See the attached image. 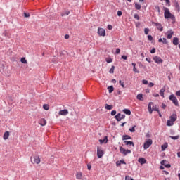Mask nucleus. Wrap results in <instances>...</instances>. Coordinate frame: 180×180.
Masks as SVG:
<instances>
[{
  "label": "nucleus",
  "instance_id": "f257e3e1",
  "mask_svg": "<svg viewBox=\"0 0 180 180\" xmlns=\"http://www.w3.org/2000/svg\"><path fill=\"white\" fill-rule=\"evenodd\" d=\"M164 16L165 19H171L172 20H175V15H174L171 12L169 11V9H168L167 7L164 8Z\"/></svg>",
  "mask_w": 180,
  "mask_h": 180
},
{
  "label": "nucleus",
  "instance_id": "f03ea898",
  "mask_svg": "<svg viewBox=\"0 0 180 180\" xmlns=\"http://www.w3.org/2000/svg\"><path fill=\"white\" fill-rule=\"evenodd\" d=\"M169 101H172V103L175 105V106H179V103H178V98L175 96V95L172 94L169 97Z\"/></svg>",
  "mask_w": 180,
  "mask_h": 180
},
{
  "label": "nucleus",
  "instance_id": "7ed1b4c3",
  "mask_svg": "<svg viewBox=\"0 0 180 180\" xmlns=\"http://www.w3.org/2000/svg\"><path fill=\"white\" fill-rule=\"evenodd\" d=\"M32 164H40V157L35 155L30 158Z\"/></svg>",
  "mask_w": 180,
  "mask_h": 180
},
{
  "label": "nucleus",
  "instance_id": "20e7f679",
  "mask_svg": "<svg viewBox=\"0 0 180 180\" xmlns=\"http://www.w3.org/2000/svg\"><path fill=\"white\" fill-rule=\"evenodd\" d=\"M120 153L124 155H127V154H131V150L129 149H124L122 146L120 147Z\"/></svg>",
  "mask_w": 180,
  "mask_h": 180
},
{
  "label": "nucleus",
  "instance_id": "39448f33",
  "mask_svg": "<svg viewBox=\"0 0 180 180\" xmlns=\"http://www.w3.org/2000/svg\"><path fill=\"white\" fill-rule=\"evenodd\" d=\"M153 144V140L151 139H148L143 144L144 150H147L149 148L150 146Z\"/></svg>",
  "mask_w": 180,
  "mask_h": 180
},
{
  "label": "nucleus",
  "instance_id": "423d86ee",
  "mask_svg": "<svg viewBox=\"0 0 180 180\" xmlns=\"http://www.w3.org/2000/svg\"><path fill=\"white\" fill-rule=\"evenodd\" d=\"M152 25L156 26L158 30H160V32H162V30H164V27H162V25H161V23L152 22Z\"/></svg>",
  "mask_w": 180,
  "mask_h": 180
},
{
  "label": "nucleus",
  "instance_id": "0eeeda50",
  "mask_svg": "<svg viewBox=\"0 0 180 180\" xmlns=\"http://www.w3.org/2000/svg\"><path fill=\"white\" fill-rule=\"evenodd\" d=\"M105 154V152L102 150L99 147L97 148V157L98 158H102L103 157V155Z\"/></svg>",
  "mask_w": 180,
  "mask_h": 180
},
{
  "label": "nucleus",
  "instance_id": "6e6552de",
  "mask_svg": "<svg viewBox=\"0 0 180 180\" xmlns=\"http://www.w3.org/2000/svg\"><path fill=\"white\" fill-rule=\"evenodd\" d=\"M98 33L100 36H103V37L106 36V30H105V29L103 28L98 27Z\"/></svg>",
  "mask_w": 180,
  "mask_h": 180
},
{
  "label": "nucleus",
  "instance_id": "1a4fd4ad",
  "mask_svg": "<svg viewBox=\"0 0 180 180\" xmlns=\"http://www.w3.org/2000/svg\"><path fill=\"white\" fill-rule=\"evenodd\" d=\"M153 60L156 64H162V63L164 61L161 58L158 56L153 57Z\"/></svg>",
  "mask_w": 180,
  "mask_h": 180
},
{
  "label": "nucleus",
  "instance_id": "9d476101",
  "mask_svg": "<svg viewBox=\"0 0 180 180\" xmlns=\"http://www.w3.org/2000/svg\"><path fill=\"white\" fill-rule=\"evenodd\" d=\"M166 34L167 39H172V36H174V32L172 31V30H169L167 32Z\"/></svg>",
  "mask_w": 180,
  "mask_h": 180
},
{
  "label": "nucleus",
  "instance_id": "9b49d317",
  "mask_svg": "<svg viewBox=\"0 0 180 180\" xmlns=\"http://www.w3.org/2000/svg\"><path fill=\"white\" fill-rule=\"evenodd\" d=\"M68 114V110L65 109V110H61L59 111V115H61L62 116H67Z\"/></svg>",
  "mask_w": 180,
  "mask_h": 180
},
{
  "label": "nucleus",
  "instance_id": "f8f14e48",
  "mask_svg": "<svg viewBox=\"0 0 180 180\" xmlns=\"http://www.w3.org/2000/svg\"><path fill=\"white\" fill-rule=\"evenodd\" d=\"M170 120H172V122H176V120L178 119V115H176V114H172L170 117H169Z\"/></svg>",
  "mask_w": 180,
  "mask_h": 180
},
{
  "label": "nucleus",
  "instance_id": "ddd939ff",
  "mask_svg": "<svg viewBox=\"0 0 180 180\" xmlns=\"http://www.w3.org/2000/svg\"><path fill=\"white\" fill-rule=\"evenodd\" d=\"M153 105V102H149L148 105V110L149 112V113L151 115V113H153V108H151Z\"/></svg>",
  "mask_w": 180,
  "mask_h": 180
},
{
  "label": "nucleus",
  "instance_id": "4468645a",
  "mask_svg": "<svg viewBox=\"0 0 180 180\" xmlns=\"http://www.w3.org/2000/svg\"><path fill=\"white\" fill-rule=\"evenodd\" d=\"M122 114L120 112L117 113L114 117L116 119L117 122H120L122 120Z\"/></svg>",
  "mask_w": 180,
  "mask_h": 180
},
{
  "label": "nucleus",
  "instance_id": "2eb2a0df",
  "mask_svg": "<svg viewBox=\"0 0 180 180\" xmlns=\"http://www.w3.org/2000/svg\"><path fill=\"white\" fill-rule=\"evenodd\" d=\"M122 164L126 165V162L124 160H117L116 162V165L117 167H120V165H122Z\"/></svg>",
  "mask_w": 180,
  "mask_h": 180
},
{
  "label": "nucleus",
  "instance_id": "dca6fc26",
  "mask_svg": "<svg viewBox=\"0 0 180 180\" xmlns=\"http://www.w3.org/2000/svg\"><path fill=\"white\" fill-rule=\"evenodd\" d=\"M138 162H140L141 165H143V164H146L147 162V160L144 158H140L138 160Z\"/></svg>",
  "mask_w": 180,
  "mask_h": 180
},
{
  "label": "nucleus",
  "instance_id": "f3484780",
  "mask_svg": "<svg viewBox=\"0 0 180 180\" xmlns=\"http://www.w3.org/2000/svg\"><path fill=\"white\" fill-rule=\"evenodd\" d=\"M39 124L41 126H46L47 124V121L44 118H42L39 120Z\"/></svg>",
  "mask_w": 180,
  "mask_h": 180
},
{
  "label": "nucleus",
  "instance_id": "a211bd4d",
  "mask_svg": "<svg viewBox=\"0 0 180 180\" xmlns=\"http://www.w3.org/2000/svg\"><path fill=\"white\" fill-rule=\"evenodd\" d=\"M108 141H109V140L108 139V136H105L103 139H100L99 140V142L101 143V144H103V143L105 144H106V143H108Z\"/></svg>",
  "mask_w": 180,
  "mask_h": 180
},
{
  "label": "nucleus",
  "instance_id": "6ab92c4d",
  "mask_svg": "<svg viewBox=\"0 0 180 180\" xmlns=\"http://www.w3.org/2000/svg\"><path fill=\"white\" fill-rule=\"evenodd\" d=\"M124 143L125 146H132V147H134V143L133 141H124Z\"/></svg>",
  "mask_w": 180,
  "mask_h": 180
},
{
  "label": "nucleus",
  "instance_id": "aec40b11",
  "mask_svg": "<svg viewBox=\"0 0 180 180\" xmlns=\"http://www.w3.org/2000/svg\"><path fill=\"white\" fill-rule=\"evenodd\" d=\"M173 44L174 46H178V44H179V39H178V37H174L173 39Z\"/></svg>",
  "mask_w": 180,
  "mask_h": 180
},
{
  "label": "nucleus",
  "instance_id": "412c9836",
  "mask_svg": "<svg viewBox=\"0 0 180 180\" xmlns=\"http://www.w3.org/2000/svg\"><path fill=\"white\" fill-rule=\"evenodd\" d=\"M122 112H124V113L125 114V115H128V116H130V115H131V111H130V110L129 109H124L123 110H122Z\"/></svg>",
  "mask_w": 180,
  "mask_h": 180
},
{
  "label": "nucleus",
  "instance_id": "4be33fe9",
  "mask_svg": "<svg viewBox=\"0 0 180 180\" xmlns=\"http://www.w3.org/2000/svg\"><path fill=\"white\" fill-rule=\"evenodd\" d=\"M105 109H106L107 110H112V109H113V105L105 104Z\"/></svg>",
  "mask_w": 180,
  "mask_h": 180
},
{
  "label": "nucleus",
  "instance_id": "5701e85b",
  "mask_svg": "<svg viewBox=\"0 0 180 180\" xmlns=\"http://www.w3.org/2000/svg\"><path fill=\"white\" fill-rule=\"evenodd\" d=\"M162 151H165L166 148H168V143H165L161 146Z\"/></svg>",
  "mask_w": 180,
  "mask_h": 180
},
{
  "label": "nucleus",
  "instance_id": "b1692460",
  "mask_svg": "<svg viewBox=\"0 0 180 180\" xmlns=\"http://www.w3.org/2000/svg\"><path fill=\"white\" fill-rule=\"evenodd\" d=\"M8 138H9V131H6L4 134L3 139H4V140H8Z\"/></svg>",
  "mask_w": 180,
  "mask_h": 180
},
{
  "label": "nucleus",
  "instance_id": "393cba45",
  "mask_svg": "<svg viewBox=\"0 0 180 180\" xmlns=\"http://www.w3.org/2000/svg\"><path fill=\"white\" fill-rule=\"evenodd\" d=\"M136 98L138 99V101H144V98L143 97V94H139L136 96Z\"/></svg>",
  "mask_w": 180,
  "mask_h": 180
},
{
  "label": "nucleus",
  "instance_id": "a878e982",
  "mask_svg": "<svg viewBox=\"0 0 180 180\" xmlns=\"http://www.w3.org/2000/svg\"><path fill=\"white\" fill-rule=\"evenodd\" d=\"M152 110H153L155 112H158L160 110V108L157 105H152Z\"/></svg>",
  "mask_w": 180,
  "mask_h": 180
},
{
  "label": "nucleus",
  "instance_id": "bb28decb",
  "mask_svg": "<svg viewBox=\"0 0 180 180\" xmlns=\"http://www.w3.org/2000/svg\"><path fill=\"white\" fill-rule=\"evenodd\" d=\"M164 92H165V87H163L160 90V95L162 98H164Z\"/></svg>",
  "mask_w": 180,
  "mask_h": 180
},
{
  "label": "nucleus",
  "instance_id": "cd10ccee",
  "mask_svg": "<svg viewBox=\"0 0 180 180\" xmlns=\"http://www.w3.org/2000/svg\"><path fill=\"white\" fill-rule=\"evenodd\" d=\"M76 178H77V179H79V180L82 179V173H81V172L77 173Z\"/></svg>",
  "mask_w": 180,
  "mask_h": 180
},
{
  "label": "nucleus",
  "instance_id": "c85d7f7f",
  "mask_svg": "<svg viewBox=\"0 0 180 180\" xmlns=\"http://www.w3.org/2000/svg\"><path fill=\"white\" fill-rule=\"evenodd\" d=\"M167 126H174V121H172V120H168L167 121Z\"/></svg>",
  "mask_w": 180,
  "mask_h": 180
},
{
  "label": "nucleus",
  "instance_id": "c756f323",
  "mask_svg": "<svg viewBox=\"0 0 180 180\" xmlns=\"http://www.w3.org/2000/svg\"><path fill=\"white\" fill-rule=\"evenodd\" d=\"M122 140H131V136L129 135H124L122 136Z\"/></svg>",
  "mask_w": 180,
  "mask_h": 180
},
{
  "label": "nucleus",
  "instance_id": "7c9ffc66",
  "mask_svg": "<svg viewBox=\"0 0 180 180\" xmlns=\"http://www.w3.org/2000/svg\"><path fill=\"white\" fill-rule=\"evenodd\" d=\"M108 90L109 94H112V92H113V91L115 90V88L113 87V86H109L108 87Z\"/></svg>",
  "mask_w": 180,
  "mask_h": 180
},
{
  "label": "nucleus",
  "instance_id": "2f4dec72",
  "mask_svg": "<svg viewBox=\"0 0 180 180\" xmlns=\"http://www.w3.org/2000/svg\"><path fill=\"white\" fill-rule=\"evenodd\" d=\"M135 8L137 11H140L141 9V5L139 4L137 2L135 3Z\"/></svg>",
  "mask_w": 180,
  "mask_h": 180
},
{
  "label": "nucleus",
  "instance_id": "473e14b6",
  "mask_svg": "<svg viewBox=\"0 0 180 180\" xmlns=\"http://www.w3.org/2000/svg\"><path fill=\"white\" fill-rule=\"evenodd\" d=\"M175 9L177 12H180V6H179V4H178V2H176L175 4Z\"/></svg>",
  "mask_w": 180,
  "mask_h": 180
},
{
  "label": "nucleus",
  "instance_id": "72a5a7b5",
  "mask_svg": "<svg viewBox=\"0 0 180 180\" xmlns=\"http://www.w3.org/2000/svg\"><path fill=\"white\" fill-rule=\"evenodd\" d=\"M70 11H65V13H61V16H68V15H70Z\"/></svg>",
  "mask_w": 180,
  "mask_h": 180
},
{
  "label": "nucleus",
  "instance_id": "f704fd0d",
  "mask_svg": "<svg viewBox=\"0 0 180 180\" xmlns=\"http://www.w3.org/2000/svg\"><path fill=\"white\" fill-rule=\"evenodd\" d=\"M110 74H113L115 72V66L112 65L109 70Z\"/></svg>",
  "mask_w": 180,
  "mask_h": 180
},
{
  "label": "nucleus",
  "instance_id": "c9c22d12",
  "mask_svg": "<svg viewBox=\"0 0 180 180\" xmlns=\"http://www.w3.org/2000/svg\"><path fill=\"white\" fill-rule=\"evenodd\" d=\"M129 131H131V133H134V131H136V125H134L131 128H130Z\"/></svg>",
  "mask_w": 180,
  "mask_h": 180
},
{
  "label": "nucleus",
  "instance_id": "e433bc0d",
  "mask_svg": "<svg viewBox=\"0 0 180 180\" xmlns=\"http://www.w3.org/2000/svg\"><path fill=\"white\" fill-rule=\"evenodd\" d=\"M169 138L172 139V140H178V139H179V135L175 136H170Z\"/></svg>",
  "mask_w": 180,
  "mask_h": 180
},
{
  "label": "nucleus",
  "instance_id": "4c0bfd02",
  "mask_svg": "<svg viewBox=\"0 0 180 180\" xmlns=\"http://www.w3.org/2000/svg\"><path fill=\"white\" fill-rule=\"evenodd\" d=\"M20 61H21V63H22V64H27V60L25 58H22L20 59Z\"/></svg>",
  "mask_w": 180,
  "mask_h": 180
},
{
  "label": "nucleus",
  "instance_id": "58836bf2",
  "mask_svg": "<svg viewBox=\"0 0 180 180\" xmlns=\"http://www.w3.org/2000/svg\"><path fill=\"white\" fill-rule=\"evenodd\" d=\"M106 63H113V59H112L111 58H108L105 59Z\"/></svg>",
  "mask_w": 180,
  "mask_h": 180
},
{
  "label": "nucleus",
  "instance_id": "ea45409f",
  "mask_svg": "<svg viewBox=\"0 0 180 180\" xmlns=\"http://www.w3.org/2000/svg\"><path fill=\"white\" fill-rule=\"evenodd\" d=\"M43 108H44L45 110H49V105H47V104H44Z\"/></svg>",
  "mask_w": 180,
  "mask_h": 180
},
{
  "label": "nucleus",
  "instance_id": "a19ab883",
  "mask_svg": "<svg viewBox=\"0 0 180 180\" xmlns=\"http://www.w3.org/2000/svg\"><path fill=\"white\" fill-rule=\"evenodd\" d=\"M155 9L158 11L159 14L161 13V11L160 10V6H155Z\"/></svg>",
  "mask_w": 180,
  "mask_h": 180
},
{
  "label": "nucleus",
  "instance_id": "79ce46f5",
  "mask_svg": "<svg viewBox=\"0 0 180 180\" xmlns=\"http://www.w3.org/2000/svg\"><path fill=\"white\" fill-rule=\"evenodd\" d=\"M134 19H136V20H140V16H139V14H134Z\"/></svg>",
  "mask_w": 180,
  "mask_h": 180
},
{
  "label": "nucleus",
  "instance_id": "37998d69",
  "mask_svg": "<svg viewBox=\"0 0 180 180\" xmlns=\"http://www.w3.org/2000/svg\"><path fill=\"white\" fill-rule=\"evenodd\" d=\"M119 83L120 84L122 88H126L125 85H124V83L123 82H122V80H120L119 81Z\"/></svg>",
  "mask_w": 180,
  "mask_h": 180
},
{
  "label": "nucleus",
  "instance_id": "c03bdc74",
  "mask_svg": "<svg viewBox=\"0 0 180 180\" xmlns=\"http://www.w3.org/2000/svg\"><path fill=\"white\" fill-rule=\"evenodd\" d=\"M133 71H134V72H136V74H139L140 72L136 67L133 68Z\"/></svg>",
  "mask_w": 180,
  "mask_h": 180
},
{
  "label": "nucleus",
  "instance_id": "a18cd8bd",
  "mask_svg": "<svg viewBox=\"0 0 180 180\" xmlns=\"http://www.w3.org/2000/svg\"><path fill=\"white\" fill-rule=\"evenodd\" d=\"M148 32H150V29H148V28H145L144 29L145 34H148Z\"/></svg>",
  "mask_w": 180,
  "mask_h": 180
},
{
  "label": "nucleus",
  "instance_id": "49530a36",
  "mask_svg": "<svg viewBox=\"0 0 180 180\" xmlns=\"http://www.w3.org/2000/svg\"><path fill=\"white\" fill-rule=\"evenodd\" d=\"M25 18H30V14L29 13H24Z\"/></svg>",
  "mask_w": 180,
  "mask_h": 180
},
{
  "label": "nucleus",
  "instance_id": "de8ad7c7",
  "mask_svg": "<svg viewBox=\"0 0 180 180\" xmlns=\"http://www.w3.org/2000/svg\"><path fill=\"white\" fill-rule=\"evenodd\" d=\"M162 43L163 44H168V41H167L166 38L162 39Z\"/></svg>",
  "mask_w": 180,
  "mask_h": 180
},
{
  "label": "nucleus",
  "instance_id": "09e8293b",
  "mask_svg": "<svg viewBox=\"0 0 180 180\" xmlns=\"http://www.w3.org/2000/svg\"><path fill=\"white\" fill-rule=\"evenodd\" d=\"M150 53L151 54H155V48H153L150 51Z\"/></svg>",
  "mask_w": 180,
  "mask_h": 180
},
{
  "label": "nucleus",
  "instance_id": "8fccbe9b",
  "mask_svg": "<svg viewBox=\"0 0 180 180\" xmlns=\"http://www.w3.org/2000/svg\"><path fill=\"white\" fill-rule=\"evenodd\" d=\"M116 113H117V112H116V110H112V111H111V116H115L116 115Z\"/></svg>",
  "mask_w": 180,
  "mask_h": 180
},
{
  "label": "nucleus",
  "instance_id": "3c124183",
  "mask_svg": "<svg viewBox=\"0 0 180 180\" xmlns=\"http://www.w3.org/2000/svg\"><path fill=\"white\" fill-rule=\"evenodd\" d=\"M142 84H143V85H147V84H148V81L143 79L142 80Z\"/></svg>",
  "mask_w": 180,
  "mask_h": 180
},
{
  "label": "nucleus",
  "instance_id": "603ef678",
  "mask_svg": "<svg viewBox=\"0 0 180 180\" xmlns=\"http://www.w3.org/2000/svg\"><path fill=\"white\" fill-rule=\"evenodd\" d=\"M148 40H149V41H152V40H153V36H151V35H148Z\"/></svg>",
  "mask_w": 180,
  "mask_h": 180
},
{
  "label": "nucleus",
  "instance_id": "864d4df0",
  "mask_svg": "<svg viewBox=\"0 0 180 180\" xmlns=\"http://www.w3.org/2000/svg\"><path fill=\"white\" fill-rule=\"evenodd\" d=\"M115 54H120V49L119 48L116 49Z\"/></svg>",
  "mask_w": 180,
  "mask_h": 180
},
{
  "label": "nucleus",
  "instance_id": "5fc2aeb1",
  "mask_svg": "<svg viewBox=\"0 0 180 180\" xmlns=\"http://www.w3.org/2000/svg\"><path fill=\"white\" fill-rule=\"evenodd\" d=\"M148 86H149V88H153V86H154V83H153V82L148 83Z\"/></svg>",
  "mask_w": 180,
  "mask_h": 180
},
{
  "label": "nucleus",
  "instance_id": "6e6d98bb",
  "mask_svg": "<svg viewBox=\"0 0 180 180\" xmlns=\"http://www.w3.org/2000/svg\"><path fill=\"white\" fill-rule=\"evenodd\" d=\"M164 166L165 167V168H171L170 164H165Z\"/></svg>",
  "mask_w": 180,
  "mask_h": 180
},
{
  "label": "nucleus",
  "instance_id": "4d7b16f0",
  "mask_svg": "<svg viewBox=\"0 0 180 180\" xmlns=\"http://www.w3.org/2000/svg\"><path fill=\"white\" fill-rule=\"evenodd\" d=\"M108 30H112V29H113V26H112V25H108Z\"/></svg>",
  "mask_w": 180,
  "mask_h": 180
},
{
  "label": "nucleus",
  "instance_id": "13d9d810",
  "mask_svg": "<svg viewBox=\"0 0 180 180\" xmlns=\"http://www.w3.org/2000/svg\"><path fill=\"white\" fill-rule=\"evenodd\" d=\"M121 58H122V60H127V56L123 55Z\"/></svg>",
  "mask_w": 180,
  "mask_h": 180
},
{
  "label": "nucleus",
  "instance_id": "bf43d9fd",
  "mask_svg": "<svg viewBox=\"0 0 180 180\" xmlns=\"http://www.w3.org/2000/svg\"><path fill=\"white\" fill-rule=\"evenodd\" d=\"M122 11H117V16H122Z\"/></svg>",
  "mask_w": 180,
  "mask_h": 180
},
{
  "label": "nucleus",
  "instance_id": "052dcab7",
  "mask_svg": "<svg viewBox=\"0 0 180 180\" xmlns=\"http://www.w3.org/2000/svg\"><path fill=\"white\" fill-rule=\"evenodd\" d=\"M91 168H92V165H87V169H89V171H91Z\"/></svg>",
  "mask_w": 180,
  "mask_h": 180
},
{
  "label": "nucleus",
  "instance_id": "680f3d73",
  "mask_svg": "<svg viewBox=\"0 0 180 180\" xmlns=\"http://www.w3.org/2000/svg\"><path fill=\"white\" fill-rule=\"evenodd\" d=\"M153 96H154L155 98H158V96H160V94H153Z\"/></svg>",
  "mask_w": 180,
  "mask_h": 180
},
{
  "label": "nucleus",
  "instance_id": "e2e57ef3",
  "mask_svg": "<svg viewBox=\"0 0 180 180\" xmlns=\"http://www.w3.org/2000/svg\"><path fill=\"white\" fill-rule=\"evenodd\" d=\"M146 61H148V63H151V58H146Z\"/></svg>",
  "mask_w": 180,
  "mask_h": 180
},
{
  "label": "nucleus",
  "instance_id": "0e129e2a",
  "mask_svg": "<svg viewBox=\"0 0 180 180\" xmlns=\"http://www.w3.org/2000/svg\"><path fill=\"white\" fill-rule=\"evenodd\" d=\"M167 108V105L165 103L162 104V109H165Z\"/></svg>",
  "mask_w": 180,
  "mask_h": 180
},
{
  "label": "nucleus",
  "instance_id": "69168bd1",
  "mask_svg": "<svg viewBox=\"0 0 180 180\" xmlns=\"http://www.w3.org/2000/svg\"><path fill=\"white\" fill-rule=\"evenodd\" d=\"M65 39H66V40H68V39H70V35L69 34H65Z\"/></svg>",
  "mask_w": 180,
  "mask_h": 180
},
{
  "label": "nucleus",
  "instance_id": "338daca9",
  "mask_svg": "<svg viewBox=\"0 0 180 180\" xmlns=\"http://www.w3.org/2000/svg\"><path fill=\"white\" fill-rule=\"evenodd\" d=\"M176 96H180V90H179L176 92Z\"/></svg>",
  "mask_w": 180,
  "mask_h": 180
},
{
  "label": "nucleus",
  "instance_id": "774afa93",
  "mask_svg": "<svg viewBox=\"0 0 180 180\" xmlns=\"http://www.w3.org/2000/svg\"><path fill=\"white\" fill-rule=\"evenodd\" d=\"M131 177L129 176H125V180H130Z\"/></svg>",
  "mask_w": 180,
  "mask_h": 180
}]
</instances>
